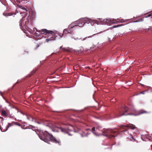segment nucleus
I'll use <instances>...</instances> for the list:
<instances>
[{"mask_svg":"<svg viewBox=\"0 0 152 152\" xmlns=\"http://www.w3.org/2000/svg\"><path fill=\"white\" fill-rule=\"evenodd\" d=\"M7 129H8V128H6V130L5 131H6V130H7ZM4 132H5V131H4Z\"/></svg>","mask_w":152,"mask_h":152,"instance_id":"obj_28","label":"nucleus"},{"mask_svg":"<svg viewBox=\"0 0 152 152\" xmlns=\"http://www.w3.org/2000/svg\"><path fill=\"white\" fill-rule=\"evenodd\" d=\"M101 22H102L103 24H109V23H123L125 22L124 19H121L120 20L118 19H100Z\"/></svg>","mask_w":152,"mask_h":152,"instance_id":"obj_6","label":"nucleus"},{"mask_svg":"<svg viewBox=\"0 0 152 152\" xmlns=\"http://www.w3.org/2000/svg\"><path fill=\"white\" fill-rule=\"evenodd\" d=\"M36 36H39V35H37V34H38L37 33H36Z\"/></svg>","mask_w":152,"mask_h":152,"instance_id":"obj_26","label":"nucleus"},{"mask_svg":"<svg viewBox=\"0 0 152 152\" xmlns=\"http://www.w3.org/2000/svg\"><path fill=\"white\" fill-rule=\"evenodd\" d=\"M86 22L84 21V19L81 18L77 20L74 24L75 25H73V24L72 23L69 26V27L70 28V29L72 30H75L78 28L79 27L83 26Z\"/></svg>","mask_w":152,"mask_h":152,"instance_id":"obj_5","label":"nucleus"},{"mask_svg":"<svg viewBox=\"0 0 152 152\" xmlns=\"http://www.w3.org/2000/svg\"><path fill=\"white\" fill-rule=\"evenodd\" d=\"M143 91L141 92L140 93V94H145V92L146 91Z\"/></svg>","mask_w":152,"mask_h":152,"instance_id":"obj_18","label":"nucleus"},{"mask_svg":"<svg viewBox=\"0 0 152 152\" xmlns=\"http://www.w3.org/2000/svg\"><path fill=\"white\" fill-rule=\"evenodd\" d=\"M152 16V13H151V14H149V15H148V16L145 17V18H148V17H149L151 16Z\"/></svg>","mask_w":152,"mask_h":152,"instance_id":"obj_19","label":"nucleus"},{"mask_svg":"<svg viewBox=\"0 0 152 152\" xmlns=\"http://www.w3.org/2000/svg\"><path fill=\"white\" fill-rule=\"evenodd\" d=\"M1 114L4 116H7V113L5 110H3L1 112Z\"/></svg>","mask_w":152,"mask_h":152,"instance_id":"obj_13","label":"nucleus"},{"mask_svg":"<svg viewBox=\"0 0 152 152\" xmlns=\"http://www.w3.org/2000/svg\"><path fill=\"white\" fill-rule=\"evenodd\" d=\"M39 137L40 139L48 144H50L51 140L54 143H58L59 145H60V141L56 140L51 134L49 133L46 131H45L43 133V135L41 136H39Z\"/></svg>","mask_w":152,"mask_h":152,"instance_id":"obj_3","label":"nucleus"},{"mask_svg":"<svg viewBox=\"0 0 152 152\" xmlns=\"http://www.w3.org/2000/svg\"><path fill=\"white\" fill-rule=\"evenodd\" d=\"M14 124L16 125H18L20 126H21L22 128H23L22 126H21V125L17 123V122H14Z\"/></svg>","mask_w":152,"mask_h":152,"instance_id":"obj_17","label":"nucleus"},{"mask_svg":"<svg viewBox=\"0 0 152 152\" xmlns=\"http://www.w3.org/2000/svg\"><path fill=\"white\" fill-rule=\"evenodd\" d=\"M80 134L82 137H84L85 136H88L87 134H86V135H83V134Z\"/></svg>","mask_w":152,"mask_h":152,"instance_id":"obj_22","label":"nucleus"},{"mask_svg":"<svg viewBox=\"0 0 152 152\" xmlns=\"http://www.w3.org/2000/svg\"><path fill=\"white\" fill-rule=\"evenodd\" d=\"M36 123H37L38 124H40V123L39 122H38V121H37L36 122Z\"/></svg>","mask_w":152,"mask_h":152,"instance_id":"obj_24","label":"nucleus"},{"mask_svg":"<svg viewBox=\"0 0 152 152\" xmlns=\"http://www.w3.org/2000/svg\"><path fill=\"white\" fill-rule=\"evenodd\" d=\"M72 31L73 30L70 29V28H69L67 29H65L64 30L62 35H64L65 34H66L68 33H71Z\"/></svg>","mask_w":152,"mask_h":152,"instance_id":"obj_9","label":"nucleus"},{"mask_svg":"<svg viewBox=\"0 0 152 152\" xmlns=\"http://www.w3.org/2000/svg\"><path fill=\"white\" fill-rule=\"evenodd\" d=\"M17 12V11H16V12Z\"/></svg>","mask_w":152,"mask_h":152,"instance_id":"obj_30","label":"nucleus"},{"mask_svg":"<svg viewBox=\"0 0 152 152\" xmlns=\"http://www.w3.org/2000/svg\"><path fill=\"white\" fill-rule=\"evenodd\" d=\"M0 118L1 119V121H2L3 120L4 118H3L0 117Z\"/></svg>","mask_w":152,"mask_h":152,"instance_id":"obj_23","label":"nucleus"},{"mask_svg":"<svg viewBox=\"0 0 152 152\" xmlns=\"http://www.w3.org/2000/svg\"><path fill=\"white\" fill-rule=\"evenodd\" d=\"M147 113V112L145 111H144L143 110H141L140 111L139 114H142L144 113Z\"/></svg>","mask_w":152,"mask_h":152,"instance_id":"obj_16","label":"nucleus"},{"mask_svg":"<svg viewBox=\"0 0 152 152\" xmlns=\"http://www.w3.org/2000/svg\"><path fill=\"white\" fill-rule=\"evenodd\" d=\"M60 48L62 49V50L64 51L67 52H70L71 51V49L68 48H63L62 46L60 47Z\"/></svg>","mask_w":152,"mask_h":152,"instance_id":"obj_12","label":"nucleus"},{"mask_svg":"<svg viewBox=\"0 0 152 152\" xmlns=\"http://www.w3.org/2000/svg\"><path fill=\"white\" fill-rule=\"evenodd\" d=\"M96 34H94L92 36H89L87 37H85L83 39H81V38H80V39H81V41H84L86 39H88V38L91 37L93 35H95ZM74 39L75 40H77L79 38H74Z\"/></svg>","mask_w":152,"mask_h":152,"instance_id":"obj_11","label":"nucleus"},{"mask_svg":"<svg viewBox=\"0 0 152 152\" xmlns=\"http://www.w3.org/2000/svg\"><path fill=\"white\" fill-rule=\"evenodd\" d=\"M122 127H126L127 129L123 131L124 133L126 136H129L127 137V138L130 139L131 141H134V139L132 135V130L131 129H134L136 128L135 125L132 124H129L127 126H123Z\"/></svg>","mask_w":152,"mask_h":152,"instance_id":"obj_4","label":"nucleus"},{"mask_svg":"<svg viewBox=\"0 0 152 152\" xmlns=\"http://www.w3.org/2000/svg\"><path fill=\"white\" fill-rule=\"evenodd\" d=\"M88 20L89 21V23L92 22V21H93V22H94L95 23H96L97 24H102V22H101V21L100 22L98 20H92L91 19H88Z\"/></svg>","mask_w":152,"mask_h":152,"instance_id":"obj_10","label":"nucleus"},{"mask_svg":"<svg viewBox=\"0 0 152 152\" xmlns=\"http://www.w3.org/2000/svg\"><path fill=\"white\" fill-rule=\"evenodd\" d=\"M27 118L30 121H33V118L31 116H27Z\"/></svg>","mask_w":152,"mask_h":152,"instance_id":"obj_14","label":"nucleus"},{"mask_svg":"<svg viewBox=\"0 0 152 152\" xmlns=\"http://www.w3.org/2000/svg\"><path fill=\"white\" fill-rule=\"evenodd\" d=\"M68 126L67 128L58 127V131H60L64 133H67L69 135H72V134L69 133V132L71 131V130L74 129V127L70 125H69Z\"/></svg>","mask_w":152,"mask_h":152,"instance_id":"obj_7","label":"nucleus"},{"mask_svg":"<svg viewBox=\"0 0 152 152\" xmlns=\"http://www.w3.org/2000/svg\"><path fill=\"white\" fill-rule=\"evenodd\" d=\"M3 15L5 16H7L6 15H5V14L4 13H3Z\"/></svg>","mask_w":152,"mask_h":152,"instance_id":"obj_25","label":"nucleus"},{"mask_svg":"<svg viewBox=\"0 0 152 152\" xmlns=\"http://www.w3.org/2000/svg\"><path fill=\"white\" fill-rule=\"evenodd\" d=\"M20 7L24 11L23 12V14L21 15V16H23V17L22 18V19L20 21V26L21 29H22L23 27H25L27 30H29L31 32L35 31V30L37 31L38 32L40 33V34L45 35V36H46L48 38L46 39V42H48L49 41L55 39L57 36L55 34L54 32L52 31L44 29L41 30H39V31H38L35 28H34L33 30L31 29V31H30V27H31V20H28L27 18L26 20L25 21V22H23V19L26 16V14L28 11L26 8L22 6H20Z\"/></svg>","mask_w":152,"mask_h":152,"instance_id":"obj_1","label":"nucleus"},{"mask_svg":"<svg viewBox=\"0 0 152 152\" xmlns=\"http://www.w3.org/2000/svg\"><path fill=\"white\" fill-rule=\"evenodd\" d=\"M128 108L125 105H124L121 109L120 111V116H121L123 115H132V114L128 113L126 114L125 113L128 110Z\"/></svg>","mask_w":152,"mask_h":152,"instance_id":"obj_8","label":"nucleus"},{"mask_svg":"<svg viewBox=\"0 0 152 152\" xmlns=\"http://www.w3.org/2000/svg\"><path fill=\"white\" fill-rule=\"evenodd\" d=\"M120 26V25H115L113 26V28H117Z\"/></svg>","mask_w":152,"mask_h":152,"instance_id":"obj_20","label":"nucleus"},{"mask_svg":"<svg viewBox=\"0 0 152 152\" xmlns=\"http://www.w3.org/2000/svg\"><path fill=\"white\" fill-rule=\"evenodd\" d=\"M0 94L1 96H2V93L1 92H0Z\"/></svg>","mask_w":152,"mask_h":152,"instance_id":"obj_27","label":"nucleus"},{"mask_svg":"<svg viewBox=\"0 0 152 152\" xmlns=\"http://www.w3.org/2000/svg\"><path fill=\"white\" fill-rule=\"evenodd\" d=\"M12 125H11V124L10 123H9L8 124V127H7V128H8L9 127L12 126Z\"/></svg>","mask_w":152,"mask_h":152,"instance_id":"obj_21","label":"nucleus"},{"mask_svg":"<svg viewBox=\"0 0 152 152\" xmlns=\"http://www.w3.org/2000/svg\"><path fill=\"white\" fill-rule=\"evenodd\" d=\"M102 32H100V33H102Z\"/></svg>","mask_w":152,"mask_h":152,"instance_id":"obj_31","label":"nucleus"},{"mask_svg":"<svg viewBox=\"0 0 152 152\" xmlns=\"http://www.w3.org/2000/svg\"><path fill=\"white\" fill-rule=\"evenodd\" d=\"M91 132L96 136H99L103 133L106 134L104 135L109 138L116 136V134H114L116 131L111 129H102V127L99 126L96 127V130L94 127L93 128Z\"/></svg>","mask_w":152,"mask_h":152,"instance_id":"obj_2","label":"nucleus"},{"mask_svg":"<svg viewBox=\"0 0 152 152\" xmlns=\"http://www.w3.org/2000/svg\"><path fill=\"white\" fill-rule=\"evenodd\" d=\"M144 20V18H142L136 21H135L134 22H141L143 21Z\"/></svg>","mask_w":152,"mask_h":152,"instance_id":"obj_15","label":"nucleus"},{"mask_svg":"<svg viewBox=\"0 0 152 152\" xmlns=\"http://www.w3.org/2000/svg\"><path fill=\"white\" fill-rule=\"evenodd\" d=\"M148 87V88H150V87Z\"/></svg>","mask_w":152,"mask_h":152,"instance_id":"obj_29","label":"nucleus"}]
</instances>
